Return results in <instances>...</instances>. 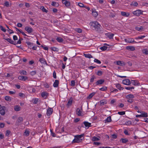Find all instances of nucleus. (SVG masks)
Listing matches in <instances>:
<instances>
[{
    "instance_id": "nucleus-1",
    "label": "nucleus",
    "mask_w": 148,
    "mask_h": 148,
    "mask_svg": "<svg viewBox=\"0 0 148 148\" xmlns=\"http://www.w3.org/2000/svg\"><path fill=\"white\" fill-rule=\"evenodd\" d=\"M90 25L91 26L92 29L94 28L98 33H103V29L101 25L97 21H93L90 22Z\"/></svg>"
},
{
    "instance_id": "nucleus-2",
    "label": "nucleus",
    "mask_w": 148,
    "mask_h": 148,
    "mask_svg": "<svg viewBox=\"0 0 148 148\" xmlns=\"http://www.w3.org/2000/svg\"><path fill=\"white\" fill-rule=\"evenodd\" d=\"M84 135V134H82L80 135H77L75 136V138L73 141V143H79L80 141V139L82 137H83Z\"/></svg>"
},
{
    "instance_id": "nucleus-3",
    "label": "nucleus",
    "mask_w": 148,
    "mask_h": 148,
    "mask_svg": "<svg viewBox=\"0 0 148 148\" xmlns=\"http://www.w3.org/2000/svg\"><path fill=\"white\" fill-rule=\"evenodd\" d=\"M132 13L136 16H139L140 15L143 14V11L140 10H138L133 12Z\"/></svg>"
},
{
    "instance_id": "nucleus-4",
    "label": "nucleus",
    "mask_w": 148,
    "mask_h": 148,
    "mask_svg": "<svg viewBox=\"0 0 148 148\" xmlns=\"http://www.w3.org/2000/svg\"><path fill=\"white\" fill-rule=\"evenodd\" d=\"M5 108H6L5 106H2L0 105V114L2 115H4L5 114Z\"/></svg>"
},
{
    "instance_id": "nucleus-5",
    "label": "nucleus",
    "mask_w": 148,
    "mask_h": 148,
    "mask_svg": "<svg viewBox=\"0 0 148 148\" xmlns=\"http://www.w3.org/2000/svg\"><path fill=\"white\" fill-rule=\"evenodd\" d=\"M25 30L29 34L32 33L33 32V29L30 27L28 26L26 27L25 28Z\"/></svg>"
},
{
    "instance_id": "nucleus-6",
    "label": "nucleus",
    "mask_w": 148,
    "mask_h": 148,
    "mask_svg": "<svg viewBox=\"0 0 148 148\" xmlns=\"http://www.w3.org/2000/svg\"><path fill=\"white\" fill-rule=\"evenodd\" d=\"M123 83L124 84L127 85H129L131 84L130 80L128 79H126L123 80Z\"/></svg>"
},
{
    "instance_id": "nucleus-7",
    "label": "nucleus",
    "mask_w": 148,
    "mask_h": 148,
    "mask_svg": "<svg viewBox=\"0 0 148 148\" xmlns=\"http://www.w3.org/2000/svg\"><path fill=\"white\" fill-rule=\"evenodd\" d=\"M53 110L52 108H49L47 110V116L50 115L52 113Z\"/></svg>"
},
{
    "instance_id": "nucleus-8",
    "label": "nucleus",
    "mask_w": 148,
    "mask_h": 148,
    "mask_svg": "<svg viewBox=\"0 0 148 148\" xmlns=\"http://www.w3.org/2000/svg\"><path fill=\"white\" fill-rule=\"evenodd\" d=\"M116 64L117 65H120L121 66H123L126 64V63L123 61L119 60L116 62Z\"/></svg>"
},
{
    "instance_id": "nucleus-9",
    "label": "nucleus",
    "mask_w": 148,
    "mask_h": 148,
    "mask_svg": "<svg viewBox=\"0 0 148 148\" xmlns=\"http://www.w3.org/2000/svg\"><path fill=\"white\" fill-rule=\"evenodd\" d=\"M83 123L85 127H87V129L89 127H91V125L90 123H89L87 121H84Z\"/></svg>"
},
{
    "instance_id": "nucleus-10",
    "label": "nucleus",
    "mask_w": 148,
    "mask_h": 148,
    "mask_svg": "<svg viewBox=\"0 0 148 148\" xmlns=\"http://www.w3.org/2000/svg\"><path fill=\"white\" fill-rule=\"evenodd\" d=\"M105 35L110 39H112L114 35L111 33H108L106 34Z\"/></svg>"
},
{
    "instance_id": "nucleus-11",
    "label": "nucleus",
    "mask_w": 148,
    "mask_h": 148,
    "mask_svg": "<svg viewBox=\"0 0 148 148\" xmlns=\"http://www.w3.org/2000/svg\"><path fill=\"white\" fill-rule=\"evenodd\" d=\"M121 14L124 16L128 17L130 15V13L129 12H125L122 11L121 12Z\"/></svg>"
},
{
    "instance_id": "nucleus-12",
    "label": "nucleus",
    "mask_w": 148,
    "mask_h": 148,
    "mask_svg": "<svg viewBox=\"0 0 148 148\" xmlns=\"http://www.w3.org/2000/svg\"><path fill=\"white\" fill-rule=\"evenodd\" d=\"M104 81L103 79H100L97 80L95 84L97 85L102 84L104 82Z\"/></svg>"
},
{
    "instance_id": "nucleus-13",
    "label": "nucleus",
    "mask_w": 148,
    "mask_h": 148,
    "mask_svg": "<svg viewBox=\"0 0 148 148\" xmlns=\"http://www.w3.org/2000/svg\"><path fill=\"white\" fill-rule=\"evenodd\" d=\"M23 118L21 117H19L18 119H17L16 123V125H18L19 123L23 121Z\"/></svg>"
},
{
    "instance_id": "nucleus-14",
    "label": "nucleus",
    "mask_w": 148,
    "mask_h": 148,
    "mask_svg": "<svg viewBox=\"0 0 148 148\" xmlns=\"http://www.w3.org/2000/svg\"><path fill=\"white\" fill-rule=\"evenodd\" d=\"M18 79L20 80L25 81L28 78L26 76L21 75L18 76Z\"/></svg>"
},
{
    "instance_id": "nucleus-15",
    "label": "nucleus",
    "mask_w": 148,
    "mask_h": 148,
    "mask_svg": "<svg viewBox=\"0 0 148 148\" xmlns=\"http://www.w3.org/2000/svg\"><path fill=\"white\" fill-rule=\"evenodd\" d=\"M131 81L132 84L135 86H138L140 85V83L137 80H132Z\"/></svg>"
},
{
    "instance_id": "nucleus-16",
    "label": "nucleus",
    "mask_w": 148,
    "mask_h": 148,
    "mask_svg": "<svg viewBox=\"0 0 148 148\" xmlns=\"http://www.w3.org/2000/svg\"><path fill=\"white\" fill-rule=\"evenodd\" d=\"M62 1L63 3L64 4L66 7L69 6L70 5V2L67 1L66 0H62Z\"/></svg>"
},
{
    "instance_id": "nucleus-17",
    "label": "nucleus",
    "mask_w": 148,
    "mask_h": 148,
    "mask_svg": "<svg viewBox=\"0 0 148 148\" xmlns=\"http://www.w3.org/2000/svg\"><path fill=\"white\" fill-rule=\"evenodd\" d=\"M73 102L72 98L71 97L69 100L68 103L66 105L67 108H69L72 105Z\"/></svg>"
},
{
    "instance_id": "nucleus-18",
    "label": "nucleus",
    "mask_w": 148,
    "mask_h": 148,
    "mask_svg": "<svg viewBox=\"0 0 148 148\" xmlns=\"http://www.w3.org/2000/svg\"><path fill=\"white\" fill-rule=\"evenodd\" d=\"M126 49L128 50L134 51L135 50L134 47L132 46H128L126 47Z\"/></svg>"
},
{
    "instance_id": "nucleus-19",
    "label": "nucleus",
    "mask_w": 148,
    "mask_h": 148,
    "mask_svg": "<svg viewBox=\"0 0 148 148\" xmlns=\"http://www.w3.org/2000/svg\"><path fill=\"white\" fill-rule=\"evenodd\" d=\"M59 81L58 80H56L53 84V86L54 87H57L58 86Z\"/></svg>"
},
{
    "instance_id": "nucleus-20",
    "label": "nucleus",
    "mask_w": 148,
    "mask_h": 148,
    "mask_svg": "<svg viewBox=\"0 0 148 148\" xmlns=\"http://www.w3.org/2000/svg\"><path fill=\"white\" fill-rule=\"evenodd\" d=\"M5 40H7V41L9 42L10 43L13 44V45H16V44H15L16 42H14L13 40H12L10 38H7Z\"/></svg>"
},
{
    "instance_id": "nucleus-21",
    "label": "nucleus",
    "mask_w": 148,
    "mask_h": 148,
    "mask_svg": "<svg viewBox=\"0 0 148 148\" xmlns=\"http://www.w3.org/2000/svg\"><path fill=\"white\" fill-rule=\"evenodd\" d=\"M82 111H80L79 109L77 108L76 111V114L79 116H82Z\"/></svg>"
},
{
    "instance_id": "nucleus-22",
    "label": "nucleus",
    "mask_w": 148,
    "mask_h": 148,
    "mask_svg": "<svg viewBox=\"0 0 148 148\" xmlns=\"http://www.w3.org/2000/svg\"><path fill=\"white\" fill-rule=\"evenodd\" d=\"M134 97V96L132 94H129L126 96V98L127 99H132Z\"/></svg>"
},
{
    "instance_id": "nucleus-23",
    "label": "nucleus",
    "mask_w": 148,
    "mask_h": 148,
    "mask_svg": "<svg viewBox=\"0 0 148 148\" xmlns=\"http://www.w3.org/2000/svg\"><path fill=\"white\" fill-rule=\"evenodd\" d=\"M111 121L112 119L111 117L110 116H109L107 118L106 120H105V123L110 122Z\"/></svg>"
},
{
    "instance_id": "nucleus-24",
    "label": "nucleus",
    "mask_w": 148,
    "mask_h": 148,
    "mask_svg": "<svg viewBox=\"0 0 148 148\" xmlns=\"http://www.w3.org/2000/svg\"><path fill=\"white\" fill-rule=\"evenodd\" d=\"M141 115V117H146L147 116V113L144 111L142 112Z\"/></svg>"
},
{
    "instance_id": "nucleus-25",
    "label": "nucleus",
    "mask_w": 148,
    "mask_h": 148,
    "mask_svg": "<svg viewBox=\"0 0 148 148\" xmlns=\"http://www.w3.org/2000/svg\"><path fill=\"white\" fill-rule=\"evenodd\" d=\"M48 94L46 92H43L41 94V96L43 97H46L48 95Z\"/></svg>"
},
{
    "instance_id": "nucleus-26",
    "label": "nucleus",
    "mask_w": 148,
    "mask_h": 148,
    "mask_svg": "<svg viewBox=\"0 0 148 148\" xmlns=\"http://www.w3.org/2000/svg\"><path fill=\"white\" fill-rule=\"evenodd\" d=\"M116 87L120 90H122L123 89V88L121 87V85L119 84L116 85Z\"/></svg>"
},
{
    "instance_id": "nucleus-27",
    "label": "nucleus",
    "mask_w": 148,
    "mask_h": 148,
    "mask_svg": "<svg viewBox=\"0 0 148 148\" xmlns=\"http://www.w3.org/2000/svg\"><path fill=\"white\" fill-rule=\"evenodd\" d=\"M21 108L18 106L17 105L14 106V110L16 111H18L20 110Z\"/></svg>"
},
{
    "instance_id": "nucleus-28",
    "label": "nucleus",
    "mask_w": 148,
    "mask_h": 148,
    "mask_svg": "<svg viewBox=\"0 0 148 148\" xmlns=\"http://www.w3.org/2000/svg\"><path fill=\"white\" fill-rule=\"evenodd\" d=\"M120 141H121L123 143H125L128 141V140L126 138H121L120 139Z\"/></svg>"
},
{
    "instance_id": "nucleus-29",
    "label": "nucleus",
    "mask_w": 148,
    "mask_h": 148,
    "mask_svg": "<svg viewBox=\"0 0 148 148\" xmlns=\"http://www.w3.org/2000/svg\"><path fill=\"white\" fill-rule=\"evenodd\" d=\"M56 40L59 42H63V39L60 37H58L56 39Z\"/></svg>"
},
{
    "instance_id": "nucleus-30",
    "label": "nucleus",
    "mask_w": 148,
    "mask_h": 148,
    "mask_svg": "<svg viewBox=\"0 0 148 148\" xmlns=\"http://www.w3.org/2000/svg\"><path fill=\"white\" fill-rule=\"evenodd\" d=\"M84 56L86 58H92V56L91 54L89 53L87 54H84Z\"/></svg>"
},
{
    "instance_id": "nucleus-31",
    "label": "nucleus",
    "mask_w": 148,
    "mask_h": 148,
    "mask_svg": "<svg viewBox=\"0 0 148 148\" xmlns=\"http://www.w3.org/2000/svg\"><path fill=\"white\" fill-rule=\"evenodd\" d=\"M138 5V3L135 1L132 2L130 4L131 5L137 6Z\"/></svg>"
},
{
    "instance_id": "nucleus-32",
    "label": "nucleus",
    "mask_w": 148,
    "mask_h": 148,
    "mask_svg": "<svg viewBox=\"0 0 148 148\" xmlns=\"http://www.w3.org/2000/svg\"><path fill=\"white\" fill-rule=\"evenodd\" d=\"M129 41L128 42V43H136V42L135 41L134 39L133 38H132L130 39H128Z\"/></svg>"
},
{
    "instance_id": "nucleus-33",
    "label": "nucleus",
    "mask_w": 148,
    "mask_h": 148,
    "mask_svg": "<svg viewBox=\"0 0 148 148\" xmlns=\"http://www.w3.org/2000/svg\"><path fill=\"white\" fill-rule=\"evenodd\" d=\"M50 49L52 51H56V52H58L59 51V49L58 48L55 47H51L50 48Z\"/></svg>"
},
{
    "instance_id": "nucleus-34",
    "label": "nucleus",
    "mask_w": 148,
    "mask_h": 148,
    "mask_svg": "<svg viewBox=\"0 0 148 148\" xmlns=\"http://www.w3.org/2000/svg\"><path fill=\"white\" fill-rule=\"evenodd\" d=\"M107 87L106 86H104L103 87L99 89L101 91H106L107 90Z\"/></svg>"
},
{
    "instance_id": "nucleus-35",
    "label": "nucleus",
    "mask_w": 148,
    "mask_h": 148,
    "mask_svg": "<svg viewBox=\"0 0 148 148\" xmlns=\"http://www.w3.org/2000/svg\"><path fill=\"white\" fill-rule=\"evenodd\" d=\"M20 73L21 75H27L26 71L23 70L20 71Z\"/></svg>"
},
{
    "instance_id": "nucleus-36",
    "label": "nucleus",
    "mask_w": 148,
    "mask_h": 148,
    "mask_svg": "<svg viewBox=\"0 0 148 148\" xmlns=\"http://www.w3.org/2000/svg\"><path fill=\"white\" fill-rule=\"evenodd\" d=\"M39 61L41 63L44 64H45L47 63L45 60L43 58H40Z\"/></svg>"
},
{
    "instance_id": "nucleus-37",
    "label": "nucleus",
    "mask_w": 148,
    "mask_h": 148,
    "mask_svg": "<svg viewBox=\"0 0 148 148\" xmlns=\"http://www.w3.org/2000/svg\"><path fill=\"white\" fill-rule=\"evenodd\" d=\"M95 94V92H93L90 94L87 97V99L91 98Z\"/></svg>"
},
{
    "instance_id": "nucleus-38",
    "label": "nucleus",
    "mask_w": 148,
    "mask_h": 148,
    "mask_svg": "<svg viewBox=\"0 0 148 148\" xmlns=\"http://www.w3.org/2000/svg\"><path fill=\"white\" fill-rule=\"evenodd\" d=\"M40 9L42 10L44 12L47 13L48 11V10H47L46 9H45L44 7L43 6L41 7Z\"/></svg>"
},
{
    "instance_id": "nucleus-39",
    "label": "nucleus",
    "mask_w": 148,
    "mask_h": 148,
    "mask_svg": "<svg viewBox=\"0 0 148 148\" xmlns=\"http://www.w3.org/2000/svg\"><path fill=\"white\" fill-rule=\"evenodd\" d=\"M92 140L93 141H98L99 140V139L97 137L94 136L92 137Z\"/></svg>"
},
{
    "instance_id": "nucleus-40",
    "label": "nucleus",
    "mask_w": 148,
    "mask_h": 148,
    "mask_svg": "<svg viewBox=\"0 0 148 148\" xmlns=\"http://www.w3.org/2000/svg\"><path fill=\"white\" fill-rule=\"evenodd\" d=\"M5 99L7 101H10L11 100V98L9 96H6L5 97Z\"/></svg>"
},
{
    "instance_id": "nucleus-41",
    "label": "nucleus",
    "mask_w": 148,
    "mask_h": 148,
    "mask_svg": "<svg viewBox=\"0 0 148 148\" xmlns=\"http://www.w3.org/2000/svg\"><path fill=\"white\" fill-rule=\"evenodd\" d=\"M38 99L35 98L34 99H33L32 100V102L34 104H36L38 102Z\"/></svg>"
},
{
    "instance_id": "nucleus-42",
    "label": "nucleus",
    "mask_w": 148,
    "mask_h": 148,
    "mask_svg": "<svg viewBox=\"0 0 148 148\" xmlns=\"http://www.w3.org/2000/svg\"><path fill=\"white\" fill-rule=\"evenodd\" d=\"M125 88L127 90H130L132 91V89H134V87H125Z\"/></svg>"
},
{
    "instance_id": "nucleus-43",
    "label": "nucleus",
    "mask_w": 148,
    "mask_h": 148,
    "mask_svg": "<svg viewBox=\"0 0 148 148\" xmlns=\"http://www.w3.org/2000/svg\"><path fill=\"white\" fill-rule=\"evenodd\" d=\"M96 74L98 76H100L103 74V72L101 71H98Z\"/></svg>"
},
{
    "instance_id": "nucleus-44",
    "label": "nucleus",
    "mask_w": 148,
    "mask_h": 148,
    "mask_svg": "<svg viewBox=\"0 0 148 148\" xmlns=\"http://www.w3.org/2000/svg\"><path fill=\"white\" fill-rule=\"evenodd\" d=\"M108 47L106 46H103L100 47V49L102 51H105L107 49Z\"/></svg>"
},
{
    "instance_id": "nucleus-45",
    "label": "nucleus",
    "mask_w": 148,
    "mask_h": 148,
    "mask_svg": "<svg viewBox=\"0 0 148 148\" xmlns=\"http://www.w3.org/2000/svg\"><path fill=\"white\" fill-rule=\"evenodd\" d=\"M51 4L52 6H58V4L56 2L53 1L52 2Z\"/></svg>"
},
{
    "instance_id": "nucleus-46",
    "label": "nucleus",
    "mask_w": 148,
    "mask_h": 148,
    "mask_svg": "<svg viewBox=\"0 0 148 148\" xmlns=\"http://www.w3.org/2000/svg\"><path fill=\"white\" fill-rule=\"evenodd\" d=\"M142 52L143 53L145 54L146 55L148 54V50L147 49H145L143 50Z\"/></svg>"
},
{
    "instance_id": "nucleus-47",
    "label": "nucleus",
    "mask_w": 148,
    "mask_h": 148,
    "mask_svg": "<svg viewBox=\"0 0 148 148\" xmlns=\"http://www.w3.org/2000/svg\"><path fill=\"white\" fill-rule=\"evenodd\" d=\"M71 86H75V80H72L71 81Z\"/></svg>"
},
{
    "instance_id": "nucleus-48",
    "label": "nucleus",
    "mask_w": 148,
    "mask_h": 148,
    "mask_svg": "<svg viewBox=\"0 0 148 148\" xmlns=\"http://www.w3.org/2000/svg\"><path fill=\"white\" fill-rule=\"evenodd\" d=\"M29 132L28 131L26 130L24 133V135L26 136H28L29 135Z\"/></svg>"
},
{
    "instance_id": "nucleus-49",
    "label": "nucleus",
    "mask_w": 148,
    "mask_h": 148,
    "mask_svg": "<svg viewBox=\"0 0 148 148\" xmlns=\"http://www.w3.org/2000/svg\"><path fill=\"white\" fill-rule=\"evenodd\" d=\"M36 71H32L30 73V74L31 75L33 76L36 74Z\"/></svg>"
},
{
    "instance_id": "nucleus-50",
    "label": "nucleus",
    "mask_w": 148,
    "mask_h": 148,
    "mask_svg": "<svg viewBox=\"0 0 148 148\" xmlns=\"http://www.w3.org/2000/svg\"><path fill=\"white\" fill-rule=\"evenodd\" d=\"M143 28L142 27H135V29L138 31H140V30H142Z\"/></svg>"
},
{
    "instance_id": "nucleus-51",
    "label": "nucleus",
    "mask_w": 148,
    "mask_h": 148,
    "mask_svg": "<svg viewBox=\"0 0 148 148\" xmlns=\"http://www.w3.org/2000/svg\"><path fill=\"white\" fill-rule=\"evenodd\" d=\"M95 78V76L93 75H92L91 77V78L90 79V82H92L94 81V79Z\"/></svg>"
},
{
    "instance_id": "nucleus-52",
    "label": "nucleus",
    "mask_w": 148,
    "mask_h": 148,
    "mask_svg": "<svg viewBox=\"0 0 148 148\" xmlns=\"http://www.w3.org/2000/svg\"><path fill=\"white\" fill-rule=\"evenodd\" d=\"M145 36L143 35L141 36H138V37L136 38H135L136 39H142L143 38H145Z\"/></svg>"
},
{
    "instance_id": "nucleus-53",
    "label": "nucleus",
    "mask_w": 148,
    "mask_h": 148,
    "mask_svg": "<svg viewBox=\"0 0 148 148\" xmlns=\"http://www.w3.org/2000/svg\"><path fill=\"white\" fill-rule=\"evenodd\" d=\"M94 61L95 62L99 64H101V61L97 59H95L94 60Z\"/></svg>"
},
{
    "instance_id": "nucleus-54",
    "label": "nucleus",
    "mask_w": 148,
    "mask_h": 148,
    "mask_svg": "<svg viewBox=\"0 0 148 148\" xmlns=\"http://www.w3.org/2000/svg\"><path fill=\"white\" fill-rule=\"evenodd\" d=\"M9 2L8 1H6L4 3V6L6 7H9Z\"/></svg>"
},
{
    "instance_id": "nucleus-55",
    "label": "nucleus",
    "mask_w": 148,
    "mask_h": 148,
    "mask_svg": "<svg viewBox=\"0 0 148 148\" xmlns=\"http://www.w3.org/2000/svg\"><path fill=\"white\" fill-rule=\"evenodd\" d=\"M0 28L2 31L4 32H5L6 31V29H4L2 25H0Z\"/></svg>"
},
{
    "instance_id": "nucleus-56",
    "label": "nucleus",
    "mask_w": 148,
    "mask_h": 148,
    "mask_svg": "<svg viewBox=\"0 0 148 148\" xmlns=\"http://www.w3.org/2000/svg\"><path fill=\"white\" fill-rule=\"evenodd\" d=\"M118 114L120 115H123L125 114V112L124 111L119 112Z\"/></svg>"
},
{
    "instance_id": "nucleus-57",
    "label": "nucleus",
    "mask_w": 148,
    "mask_h": 148,
    "mask_svg": "<svg viewBox=\"0 0 148 148\" xmlns=\"http://www.w3.org/2000/svg\"><path fill=\"white\" fill-rule=\"evenodd\" d=\"M92 15L95 17L97 16L98 15L97 12H94L92 11Z\"/></svg>"
},
{
    "instance_id": "nucleus-58",
    "label": "nucleus",
    "mask_w": 148,
    "mask_h": 148,
    "mask_svg": "<svg viewBox=\"0 0 148 148\" xmlns=\"http://www.w3.org/2000/svg\"><path fill=\"white\" fill-rule=\"evenodd\" d=\"M5 123H0V128H3L5 126Z\"/></svg>"
},
{
    "instance_id": "nucleus-59",
    "label": "nucleus",
    "mask_w": 148,
    "mask_h": 148,
    "mask_svg": "<svg viewBox=\"0 0 148 148\" xmlns=\"http://www.w3.org/2000/svg\"><path fill=\"white\" fill-rule=\"evenodd\" d=\"M100 102L101 105H103L104 103H106V101L103 100L100 101Z\"/></svg>"
},
{
    "instance_id": "nucleus-60",
    "label": "nucleus",
    "mask_w": 148,
    "mask_h": 148,
    "mask_svg": "<svg viewBox=\"0 0 148 148\" xmlns=\"http://www.w3.org/2000/svg\"><path fill=\"white\" fill-rule=\"evenodd\" d=\"M78 5L81 7H83L84 8V5L82 3H78Z\"/></svg>"
},
{
    "instance_id": "nucleus-61",
    "label": "nucleus",
    "mask_w": 148,
    "mask_h": 148,
    "mask_svg": "<svg viewBox=\"0 0 148 148\" xmlns=\"http://www.w3.org/2000/svg\"><path fill=\"white\" fill-rule=\"evenodd\" d=\"M53 78L55 79H56L57 78L56 73L55 71H54L53 73Z\"/></svg>"
},
{
    "instance_id": "nucleus-62",
    "label": "nucleus",
    "mask_w": 148,
    "mask_h": 148,
    "mask_svg": "<svg viewBox=\"0 0 148 148\" xmlns=\"http://www.w3.org/2000/svg\"><path fill=\"white\" fill-rule=\"evenodd\" d=\"M127 99V102H128L131 103L133 102V99Z\"/></svg>"
},
{
    "instance_id": "nucleus-63",
    "label": "nucleus",
    "mask_w": 148,
    "mask_h": 148,
    "mask_svg": "<svg viewBox=\"0 0 148 148\" xmlns=\"http://www.w3.org/2000/svg\"><path fill=\"white\" fill-rule=\"evenodd\" d=\"M76 31L77 32L79 33H81L82 32V29L80 28H77L76 29Z\"/></svg>"
},
{
    "instance_id": "nucleus-64",
    "label": "nucleus",
    "mask_w": 148,
    "mask_h": 148,
    "mask_svg": "<svg viewBox=\"0 0 148 148\" xmlns=\"http://www.w3.org/2000/svg\"><path fill=\"white\" fill-rule=\"evenodd\" d=\"M26 43L29 45H30V46H32L33 45V43H32L30 42H26Z\"/></svg>"
}]
</instances>
